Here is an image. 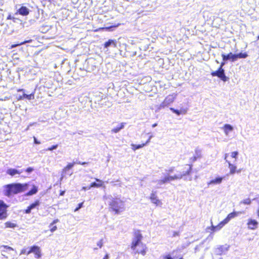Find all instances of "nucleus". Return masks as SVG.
<instances>
[{"label":"nucleus","instance_id":"5701e85b","mask_svg":"<svg viewBox=\"0 0 259 259\" xmlns=\"http://www.w3.org/2000/svg\"><path fill=\"white\" fill-rule=\"evenodd\" d=\"M170 110L177 115H180V114H185L187 112V109L186 108H182L180 110H178L174 108H170Z\"/></svg>","mask_w":259,"mask_h":259},{"label":"nucleus","instance_id":"de8ad7c7","mask_svg":"<svg viewBox=\"0 0 259 259\" xmlns=\"http://www.w3.org/2000/svg\"><path fill=\"white\" fill-rule=\"evenodd\" d=\"M174 169H175V167H170L169 168L168 170H167V172L168 174L170 173V172H172L174 170Z\"/></svg>","mask_w":259,"mask_h":259},{"label":"nucleus","instance_id":"603ef678","mask_svg":"<svg viewBox=\"0 0 259 259\" xmlns=\"http://www.w3.org/2000/svg\"><path fill=\"white\" fill-rule=\"evenodd\" d=\"M59 222V220L58 219H56V220H54L53 222L52 223V224H56V223L58 222Z\"/></svg>","mask_w":259,"mask_h":259},{"label":"nucleus","instance_id":"4c0bfd02","mask_svg":"<svg viewBox=\"0 0 259 259\" xmlns=\"http://www.w3.org/2000/svg\"><path fill=\"white\" fill-rule=\"evenodd\" d=\"M83 204V202L79 203L78 204L77 207L75 208L74 211H76L78 210L80 208H81L82 207Z\"/></svg>","mask_w":259,"mask_h":259},{"label":"nucleus","instance_id":"7ed1b4c3","mask_svg":"<svg viewBox=\"0 0 259 259\" xmlns=\"http://www.w3.org/2000/svg\"><path fill=\"white\" fill-rule=\"evenodd\" d=\"M124 210V202L119 199L113 198L109 203V210L115 214H119Z\"/></svg>","mask_w":259,"mask_h":259},{"label":"nucleus","instance_id":"8fccbe9b","mask_svg":"<svg viewBox=\"0 0 259 259\" xmlns=\"http://www.w3.org/2000/svg\"><path fill=\"white\" fill-rule=\"evenodd\" d=\"M18 92H24V90L23 89H19L17 90Z\"/></svg>","mask_w":259,"mask_h":259},{"label":"nucleus","instance_id":"0eeeda50","mask_svg":"<svg viewBox=\"0 0 259 259\" xmlns=\"http://www.w3.org/2000/svg\"><path fill=\"white\" fill-rule=\"evenodd\" d=\"M212 76H217L223 81H227L228 78L226 76L225 70L221 67H219L217 70L211 72Z\"/></svg>","mask_w":259,"mask_h":259},{"label":"nucleus","instance_id":"39448f33","mask_svg":"<svg viewBox=\"0 0 259 259\" xmlns=\"http://www.w3.org/2000/svg\"><path fill=\"white\" fill-rule=\"evenodd\" d=\"M75 164H78L80 165H85L88 164L87 162H74L68 163L62 169V175L65 176L67 174H69L71 176L72 174V172L69 173V170L71 169Z\"/></svg>","mask_w":259,"mask_h":259},{"label":"nucleus","instance_id":"f03ea898","mask_svg":"<svg viewBox=\"0 0 259 259\" xmlns=\"http://www.w3.org/2000/svg\"><path fill=\"white\" fill-rule=\"evenodd\" d=\"M27 183H12L5 186L4 195L7 197L24 192L28 189Z\"/></svg>","mask_w":259,"mask_h":259},{"label":"nucleus","instance_id":"ddd939ff","mask_svg":"<svg viewBox=\"0 0 259 259\" xmlns=\"http://www.w3.org/2000/svg\"><path fill=\"white\" fill-rule=\"evenodd\" d=\"M247 225L249 229L255 230L257 228L258 222L255 220L249 219L248 220Z\"/></svg>","mask_w":259,"mask_h":259},{"label":"nucleus","instance_id":"a211bd4d","mask_svg":"<svg viewBox=\"0 0 259 259\" xmlns=\"http://www.w3.org/2000/svg\"><path fill=\"white\" fill-rule=\"evenodd\" d=\"M178 252V250H174L172 251L171 253L172 254H174L175 253L176 254L175 255H174L173 257L171 256L170 254H167L163 256V259H175V258H178V259H183L182 255H177V253Z\"/></svg>","mask_w":259,"mask_h":259},{"label":"nucleus","instance_id":"9b49d317","mask_svg":"<svg viewBox=\"0 0 259 259\" xmlns=\"http://www.w3.org/2000/svg\"><path fill=\"white\" fill-rule=\"evenodd\" d=\"M178 179V178L176 175H174V176H166L163 179L158 181V184L162 185Z\"/></svg>","mask_w":259,"mask_h":259},{"label":"nucleus","instance_id":"473e14b6","mask_svg":"<svg viewBox=\"0 0 259 259\" xmlns=\"http://www.w3.org/2000/svg\"><path fill=\"white\" fill-rule=\"evenodd\" d=\"M31 41V40H25V41H23L22 42H21L20 43H18V44H14V45H12L10 48L11 49H12V48H14L15 47H16L17 46H20V45H23V44H25L26 43H27V42H30Z\"/></svg>","mask_w":259,"mask_h":259},{"label":"nucleus","instance_id":"1a4fd4ad","mask_svg":"<svg viewBox=\"0 0 259 259\" xmlns=\"http://www.w3.org/2000/svg\"><path fill=\"white\" fill-rule=\"evenodd\" d=\"M31 253H33L34 254L35 257L36 258H39L41 256L39 247L36 245H33L30 248L29 250L27 252V255H28Z\"/></svg>","mask_w":259,"mask_h":259},{"label":"nucleus","instance_id":"864d4df0","mask_svg":"<svg viewBox=\"0 0 259 259\" xmlns=\"http://www.w3.org/2000/svg\"><path fill=\"white\" fill-rule=\"evenodd\" d=\"M109 256L108 254H106L103 257V259H108Z\"/></svg>","mask_w":259,"mask_h":259},{"label":"nucleus","instance_id":"6ab92c4d","mask_svg":"<svg viewBox=\"0 0 259 259\" xmlns=\"http://www.w3.org/2000/svg\"><path fill=\"white\" fill-rule=\"evenodd\" d=\"M34 98V93H32L29 95L23 93L22 95L19 96L17 98V100L20 101V100H23L24 99H26L27 100H30L33 99Z\"/></svg>","mask_w":259,"mask_h":259},{"label":"nucleus","instance_id":"dca6fc26","mask_svg":"<svg viewBox=\"0 0 259 259\" xmlns=\"http://www.w3.org/2000/svg\"><path fill=\"white\" fill-rule=\"evenodd\" d=\"M39 201L38 200H35L33 203L29 205L25 210L24 212L29 214L31 212L32 209L35 208L39 205Z\"/></svg>","mask_w":259,"mask_h":259},{"label":"nucleus","instance_id":"393cba45","mask_svg":"<svg viewBox=\"0 0 259 259\" xmlns=\"http://www.w3.org/2000/svg\"><path fill=\"white\" fill-rule=\"evenodd\" d=\"M248 54L246 52H240L238 54H234L233 55V58H234L235 61H236L238 59H244L248 57Z\"/></svg>","mask_w":259,"mask_h":259},{"label":"nucleus","instance_id":"c9c22d12","mask_svg":"<svg viewBox=\"0 0 259 259\" xmlns=\"http://www.w3.org/2000/svg\"><path fill=\"white\" fill-rule=\"evenodd\" d=\"M238 155V152L237 151H233L231 153V156L232 158L236 159Z\"/></svg>","mask_w":259,"mask_h":259},{"label":"nucleus","instance_id":"f704fd0d","mask_svg":"<svg viewBox=\"0 0 259 259\" xmlns=\"http://www.w3.org/2000/svg\"><path fill=\"white\" fill-rule=\"evenodd\" d=\"M113 27V26H110V27H100V28H99L98 29H96L94 30L95 32H97L99 30H110V29L111 28Z\"/></svg>","mask_w":259,"mask_h":259},{"label":"nucleus","instance_id":"423d86ee","mask_svg":"<svg viewBox=\"0 0 259 259\" xmlns=\"http://www.w3.org/2000/svg\"><path fill=\"white\" fill-rule=\"evenodd\" d=\"M7 205L4 201L0 200V220H5L8 216Z\"/></svg>","mask_w":259,"mask_h":259},{"label":"nucleus","instance_id":"c03bdc74","mask_svg":"<svg viewBox=\"0 0 259 259\" xmlns=\"http://www.w3.org/2000/svg\"><path fill=\"white\" fill-rule=\"evenodd\" d=\"M33 170V168L31 167H29L25 170V171L26 172H28V173L32 172Z\"/></svg>","mask_w":259,"mask_h":259},{"label":"nucleus","instance_id":"f257e3e1","mask_svg":"<svg viewBox=\"0 0 259 259\" xmlns=\"http://www.w3.org/2000/svg\"><path fill=\"white\" fill-rule=\"evenodd\" d=\"M133 236L130 247L134 254L145 256L148 251V247L142 241L143 236L141 231L140 230H135L133 232Z\"/></svg>","mask_w":259,"mask_h":259},{"label":"nucleus","instance_id":"b1692460","mask_svg":"<svg viewBox=\"0 0 259 259\" xmlns=\"http://www.w3.org/2000/svg\"><path fill=\"white\" fill-rule=\"evenodd\" d=\"M22 172V170L20 171L15 168H9L7 170L6 173L11 176H14L17 174L19 175Z\"/></svg>","mask_w":259,"mask_h":259},{"label":"nucleus","instance_id":"412c9836","mask_svg":"<svg viewBox=\"0 0 259 259\" xmlns=\"http://www.w3.org/2000/svg\"><path fill=\"white\" fill-rule=\"evenodd\" d=\"M150 138H149L145 143H143L139 145H136L132 144L131 145L132 148L134 151H135L138 149L143 148L145 146H146L147 144H148L150 142Z\"/></svg>","mask_w":259,"mask_h":259},{"label":"nucleus","instance_id":"aec40b11","mask_svg":"<svg viewBox=\"0 0 259 259\" xmlns=\"http://www.w3.org/2000/svg\"><path fill=\"white\" fill-rule=\"evenodd\" d=\"M95 180L97 183L92 182V183H91L90 186L89 187V189H90L93 187L99 188L103 186L104 183L102 180L99 179H95Z\"/></svg>","mask_w":259,"mask_h":259},{"label":"nucleus","instance_id":"4d7b16f0","mask_svg":"<svg viewBox=\"0 0 259 259\" xmlns=\"http://www.w3.org/2000/svg\"><path fill=\"white\" fill-rule=\"evenodd\" d=\"M257 39L258 40L259 39V35L257 36Z\"/></svg>","mask_w":259,"mask_h":259},{"label":"nucleus","instance_id":"4468645a","mask_svg":"<svg viewBox=\"0 0 259 259\" xmlns=\"http://www.w3.org/2000/svg\"><path fill=\"white\" fill-rule=\"evenodd\" d=\"M150 199L151 201L156 206L160 205L162 204L161 201L157 198L156 192L151 193L150 196Z\"/></svg>","mask_w":259,"mask_h":259},{"label":"nucleus","instance_id":"4be33fe9","mask_svg":"<svg viewBox=\"0 0 259 259\" xmlns=\"http://www.w3.org/2000/svg\"><path fill=\"white\" fill-rule=\"evenodd\" d=\"M234 54H232V53H229L227 55H225L223 54L222 55V59L223 61H226L227 60H231L232 62H234V58H233V55Z\"/></svg>","mask_w":259,"mask_h":259},{"label":"nucleus","instance_id":"bb28decb","mask_svg":"<svg viewBox=\"0 0 259 259\" xmlns=\"http://www.w3.org/2000/svg\"><path fill=\"white\" fill-rule=\"evenodd\" d=\"M223 178L222 177H218L215 178L214 179L211 180L208 183V185H216L220 184L222 183L223 181Z\"/></svg>","mask_w":259,"mask_h":259},{"label":"nucleus","instance_id":"2eb2a0df","mask_svg":"<svg viewBox=\"0 0 259 259\" xmlns=\"http://www.w3.org/2000/svg\"><path fill=\"white\" fill-rule=\"evenodd\" d=\"M29 10L25 6H21L16 12V14L22 16H27L29 14Z\"/></svg>","mask_w":259,"mask_h":259},{"label":"nucleus","instance_id":"cd10ccee","mask_svg":"<svg viewBox=\"0 0 259 259\" xmlns=\"http://www.w3.org/2000/svg\"><path fill=\"white\" fill-rule=\"evenodd\" d=\"M125 123L122 122L118 126L112 128L111 130V133H118L120 130L123 128L124 127Z\"/></svg>","mask_w":259,"mask_h":259},{"label":"nucleus","instance_id":"c85d7f7f","mask_svg":"<svg viewBox=\"0 0 259 259\" xmlns=\"http://www.w3.org/2000/svg\"><path fill=\"white\" fill-rule=\"evenodd\" d=\"M223 128L226 135H228L229 132L232 131L233 129V127L229 124H225Z\"/></svg>","mask_w":259,"mask_h":259},{"label":"nucleus","instance_id":"f8f14e48","mask_svg":"<svg viewBox=\"0 0 259 259\" xmlns=\"http://www.w3.org/2000/svg\"><path fill=\"white\" fill-rule=\"evenodd\" d=\"M229 222L225 218L222 221H221L218 225L217 226L211 225L210 229L212 232H216L221 230L225 225L228 224Z\"/></svg>","mask_w":259,"mask_h":259},{"label":"nucleus","instance_id":"3c124183","mask_svg":"<svg viewBox=\"0 0 259 259\" xmlns=\"http://www.w3.org/2000/svg\"><path fill=\"white\" fill-rule=\"evenodd\" d=\"M225 62L226 61L222 62L220 67H221V68H223V66L225 64Z\"/></svg>","mask_w":259,"mask_h":259},{"label":"nucleus","instance_id":"09e8293b","mask_svg":"<svg viewBox=\"0 0 259 259\" xmlns=\"http://www.w3.org/2000/svg\"><path fill=\"white\" fill-rule=\"evenodd\" d=\"M65 191L64 190H62V191H60V196H63L65 194Z\"/></svg>","mask_w":259,"mask_h":259},{"label":"nucleus","instance_id":"e433bc0d","mask_svg":"<svg viewBox=\"0 0 259 259\" xmlns=\"http://www.w3.org/2000/svg\"><path fill=\"white\" fill-rule=\"evenodd\" d=\"M50 231L51 232H54L57 229V226H54V224H52V223L50 225Z\"/></svg>","mask_w":259,"mask_h":259},{"label":"nucleus","instance_id":"f3484780","mask_svg":"<svg viewBox=\"0 0 259 259\" xmlns=\"http://www.w3.org/2000/svg\"><path fill=\"white\" fill-rule=\"evenodd\" d=\"M202 157L201 151L200 150L196 149L195 151L194 155L190 158L191 162H194Z\"/></svg>","mask_w":259,"mask_h":259},{"label":"nucleus","instance_id":"2f4dec72","mask_svg":"<svg viewBox=\"0 0 259 259\" xmlns=\"http://www.w3.org/2000/svg\"><path fill=\"white\" fill-rule=\"evenodd\" d=\"M111 44H113L114 46H116V42L112 39H109L107 41L105 42L104 44V46L105 48H107L109 47Z\"/></svg>","mask_w":259,"mask_h":259},{"label":"nucleus","instance_id":"20e7f679","mask_svg":"<svg viewBox=\"0 0 259 259\" xmlns=\"http://www.w3.org/2000/svg\"><path fill=\"white\" fill-rule=\"evenodd\" d=\"M192 166V164H186L182 165L181 170L176 174L178 179L191 175L193 171Z\"/></svg>","mask_w":259,"mask_h":259},{"label":"nucleus","instance_id":"5fc2aeb1","mask_svg":"<svg viewBox=\"0 0 259 259\" xmlns=\"http://www.w3.org/2000/svg\"><path fill=\"white\" fill-rule=\"evenodd\" d=\"M82 189L86 190H87V187H84L82 188ZM88 189H89V188H88Z\"/></svg>","mask_w":259,"mask_h":259},{"label":"nucleus","instance_id":"a19ab883","mask_svg":"<svg viewBox=\"0 0 259 259\" xmlns=\"http://www.w3.org/2000/svg\"><path fill=\"white\" fill-rule=\"evenodd\" d=\"M16 18L12 16L11 14H9L7 17V20H13L14 22L15 21Z\"/></svg>","mask_w":259,"mask_h":259},{"label":"nucleus","instance_id":"c756f323","mask_svg":"<svg viewBox=\"0 0 259 259\" xmlns=\"http://www.w3.org/2000/svg\"><path fill=\"white\" fill-rule=\"evenodd\" d=\"M37 191H38L37 187L35 185H33L31 189L26 193V195L27 196L32 195L33 194H36L37 192Z\"/></svg>","mask_w":259,"mask_h":259},{"label":"nucleus","instance_id":"58836bf2","mask_svg":"<svg viewBox=\"0 0 259 259\" xmlns=\"http://www.w3.org/2000/svg\"><path fill=\"white\" fill-rule=\"evenodd\" d=\"M1 247L6 249L8 250H13V248L10 246H7V245H2L1 246Z\"/></svg>","mask_w":259,"mask_h":259},{"label":"nucleus","instance_id":"79ce46f5","mask_svg":"<svg viewBox=\"0 0 259 259\" xmlns=\"http://www.w3.org/2000/svg\"><path fill=\"white\" fill-rule=\"evenodd\" d=\"M57 147H58V145H53L51 147L48 148V150L52 151L54 149H56L57 148Z\"/></svg>","mask_w":259,"mask_h":259},{"label":"nucleus","instance_id":"a878e982","mask_svg":"<svg viewBox=\"0 0 259 259\" xmlns=\"http://www.w3.org/2000/svg\"><path fill=\"white\" fill-rule=\"evenodd\" d=\"M240 213L239 212L237 211H233L230 213H229L227 216L225 218V219L227 220L228 222L230 221L231 220L236 218L238 216V215Z\"/></svg>","mask_w":259,"mask_h":259},{"label":"nucleus","instance_id":"9d476101","mask_svg":"<svg viewBox=\"0 0 259 259\" xmlns=\"http://www.w3.org/2000/svg\"><path fill=\"white\" fill-rule=\"evenodd\" d=\"M175 97L172 95H169L166 96L161 104V106L164 107L172 103L175 101Z\"/></svg>","mask_w":259,"mask_h":259},{"label":"nucleus","instance_id":"6e6d98bb","mask_svg":"<svg viewBox=\"0 0 259 259\" xmlns=\"http://www.w3.org/2000/svg\"><path fill=\"white\" fill-rule=\"evenodd\" d=\"M42 1H44V2L48 1L49 2H51L52 0H42Z\"/></svg>","mask_w":259,"mask_h":259},{"label":"nucleus","instance_id":"a18cd8bd","mask_svg":"<svg viewBox=\"0 0 259 259\" xmlns=\"http://www.w3.org/2000/svg\"><path fill=\"white\" fill-rule=\"evenodd\" d=\"M27 251L25 248H23L21 250L20 254H26L27 255Z\"/></svg>","mask_w":259,"mask_h":259},{"label":"nucleus","instance_id":"49530a36","mask_svg":"<svg viewBox=\"0 0 259 259\" xmlns=\"http://www.w3.org/2000/svg\"><path fill=\"white\" fill-rule=\"evenodd\" d=\"M34 143L35 144H39L40 142L37 140L36 138L35 137H33Z\"/></svg>","mask_w":259,"mask_h":259},{"label":"nucleus","instance_id":"72a5a7b5","mask_svg":"<svg viewBox=\"0 0 259 259\" xmlns=\"http://www.w3.org/2000/svg\"><path fill=\"white\" fill-rule=\"evenodd\" d=\"M251 201L250 199L248 198L243 200L241 202V203L242 204H244L249 205L251 203Z\"/></svg>","mask_w":259,"mask_h":259},{"label":"nucleus","instance_id":"37998d69","mask_svg":"<svg viewBox=\"0 0 259 259\" xmlns=\"http://www.w3.org/2000/svg\"><path fill=\"white\" fill-rule=\"evenodd\" d=\"M179 235H180V232L179 231H174L172 233V237H177V236H179Z\"/></svg>","mask_w":259,"mask_h":259},{"label":"nucleus","instance_id":"6e6552de","mask_svg":"<svg viewBox=\"0 0 259 259\" xmlns=\"http://www.w3.org/2000/svg\"><path fill=\"white\" fill-rule=\"evenodd\" d=\"M228 157V154H225L224 155V159L226 160V161L228 164V167L230 169L229 174L230 175H233L235 173H239L241 172L242 169L240 168L237 169V167L235 165L232 164L230 161L227 160V157Z\"/></svg>","mask_w":259,"mask_h":259},{"label":"nucleus","instance_id":"7c9ffc66","mask_svg":"<svg viewBox=\"0 0 259 259\" xmlns=\"http://www.w3.org/2000/svg\"><path fill=\"white\" fill-rule=\"evenodd\" d=\"M5 226L7 228H15L17 227V225L16 223L8 221L5 223Z\"/></svg>","mask_w":259,"mask_h":259},{"label":"nucleus","instance_id":"ea45409f","mask_svg":"<svg viewBox=\"0 0 259 259\" xmlns=\"http://www.w3.org/2000/svg\"><path fill=\"white\" fill-rule=\"evenodd\" d=\"M103 239H101L98 242H97V245L98 246V247L101 248L102 246H103Z\"/></svg>","mask_w":259,"mask_h":259}]
</instances>
